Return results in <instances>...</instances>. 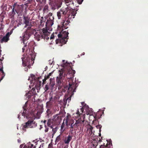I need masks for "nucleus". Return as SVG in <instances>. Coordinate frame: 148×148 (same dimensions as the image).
Listing matches in <instances>:
<instances>
[{"instance_id":"nucleus-38","label":"nucleus","mask_w":148,"mask_h":148,"mask_svg":"<svg viewBox=\"0 0 148 148\" xmlns=\"http://www.w3.org/2000/svg\"><path fill=\"white\" fill-rule=\"evenodd\" d=\"M49 89V86L47 84L45 85V91Z\"/></svg>"},{"instance_id":"nucleus-2","label":"nucleus","mask_w":148,"mask_h":148,"mask_svg":"<svg viewBox=\"0 0 148 148\" xmlns=\"http://www.w3.org/2000/svg\"><path fill=\"white\" fill-rule=\"evenodd\" d=\"M12 6H12H10V8L12 9V11L9 14L10 18L14 19V16L16 14V13L18 16H21L23 14V7L22 5H19L14 3L13 5Z\"/></svg>"},{"instance_id":"nucleus-37","label":"nucleus","mask_w":148,"mask_h":148,"mask_svg":"<svg viewBox=\"0 0 148 148\" xmlns=\"http://www.w3.org/2000/svg\"><path fill=\"white\" fill-rule=\"evenodd\" d=\"M27 45L26 44L24 45V47L22 48V51L24 52L25 51V49L26 48Z\"/></svg>"},{"instance_id":"nucleus-45","label":"nucleus","mask_w":148,"mask_h":148,"mask_svg":"<svg viewBox=\"0 0 148 148\" xmlns=\"http://www.w3.org/2000/svg\"><path fill=\"white\" fill-rule=\"evenodd\" d=\"M70 20H69L68 19V20L66 21V22L67 23V24H69V23H70Z\"/></svg>"},{"instance_id":"nucleus-21","label":"nucleus","mask_w":148,"mask_h":148,"mask_svg":"<svg viewBox=\"0 0 148 148\" xmlns=\"http://www.w3.org/2000/svg\"><path fill=\"white\" fill-rule=\"evenodd\" d=\"M34 145L33 144H31L30 142H29L27 144V145H25L23 148H32Z\"/></svg>"},{"instance_id":"nucleus-62","label":"nucleus","mask_w":148,"mask_h":148,"mask_svg":"<svg viewBox=\"0 0 148 148\" xmlns=\"http://www.w3.org/2000/svg\"><path fill=\"white\" fill-rule=\"evenodd\" d=\"M40 128H42V127L41 125H40Z\"/></svg>"},{"instance_id":"nucleus-13","label":"nucleus","mask_w":148,"mask_h":148,"mask_svg":"<svg viewBox=\"0 0 148 148\" xmlns=\"http://www.w3.org/2000/svg\"><path fill=\"white\" fill-rule=\"evenodd\" d=\"M23 19L24 23L25 24V28L27 27V26L30 27L31 25V23L29 22V18L27 16H25L23 15Z\"/></svg>"},{"instance_id":"nucleus-19","label":"nucleus","mask_w":148,"mask_h":148,"mask_svg":"<svg viewBox=\"0 0 148 148\" xmlns=\"http://www.w3.org/2000/svg\"><path fill=\"white\" fill-rule=\"evenodd\" d=\"M50 82L49 83V86L50 87H51V88H53L54 87V86L55 85V82L54 81V80L51 79L50 78Z\"/></svg>"},{"instance_id":"nucleus-11","label":"nucleus","mask_w":148,"mask_h":148,"mask_svg":"<svg viewBox=\"0 0 148 148\" xmlns=\"http://www.w3.org/2000/svg\"><path fill=\"white\" fill-rule=\"evenodd\" d=\"M70 12H69L68 14H66V18H68L69 20H71L72 18H74L76 15V11L75 10H71L70 9Z\"/></svg>"},{"instance_id":"nucleus-36","label":"nucleus","mask_w":148,"mask_h":148,"mask_svg":"<svg viewBox=\"0 0 148 148\" xmlns=\"http://www.w3.org/2000/svg\"><path fill=\"white\" fill-rule=\"evenodd\" d=\"M73 125H74V127L75 128L77 127H78L80 126L78 124L75 122V123Z\"/></svg>"},{"instance_id":"nucleus-33","label":"nucleus","mask_w":148,"mask_h":148,"mask_svg":"<svg viewBox=\"0 0 148 148\" xmlns=\"http://www.w3.org/2000/svg\"><path fill=\"white\" fill-rule=\"evenodd\" d=\"M96 127L97 129H99V131L100 132L102 126L101 125H98L96 126Z\"/></svg>"},{"instance_id":"nucleus-51","label":"nucleus","mask_w":148,"mask_h":148,"mask_svg":"<svg viewBox=\"0 0 148 148\" xmlns=\"http://www.w3.org/2000/svg\"><path fill=\"white\" fill-rule=\"evenodd\" d=\"M18 142L19 143H20L21 142V140L20 139H18L17 140Z\"/></svg>"},{"instance_id":"nucleus-32","label":"nucleus","mask_w":148,"mask_h":148,"mask_svg":"<svg viewBox=\"0 0 148 148\" xmlns=\"http://www.w3.org/2000/svg\"><path fill=\"white\" fill-rule=\"evenodd\" d=\"M61 139V136L60 135H59L57 137L56 141L58 142L60 141Z\"/></svg>"},{"instance_id":"nucleus-15","label":"nucleus","mask_w":148,"mask_h":148,"mask_svg":"<svg viewBox=\"0 0 148 148\" xmlns=\"http://www.w3.org/2000/svg\"><path fill=\"white\" fill-rule=\"evenodd\" d=\"M53 24V20L49 18V19H48L46 23V27H50Z\"/></svg>"},{"instance_id":"nucleus-44","label":"nucleus","mask_w":148,"mask_h":148,"mask_svg":"<svg viewBox=\"0 0 148 148\" xmlns=\"http://www.w3.org/2000/svg\"><path fill=\"white\" fill-rule=\"evenodd\" d=\"M49 130V128L48 127L45 128V132H48Z\"/></svg>"},{"instance_id":"nucleus-54","label":"nucleus","mask_w":148,"mask_h":148,"mask_svg":"<svg viewBox=\"0 0 148 148\" xmlns=\"http://www.w3.org/2000/svg\"><path fill=\"white\" fill-rule=\"evenodd\" d=\"M90 130H92V126H90Z\"/></svg>"},{"instance_id":"nucleus-53","label":"nucleus","mask_w":148,"mask_h":148,"mask_svg":"<svg viewBox=\"0 0 148 148\" xmlns=\"http://www.w3.org/2000/svg\"><path fill=\"white\" fill-rule=\"evenodd\" d=\"M51 60H49V64H50V65H51V64H52V62H52L51 63Z\"/></svg>"},{"instance_id":"nucleus-40","label":"nucleus","mask_w":148,"mask_h":148,"mask_svg":"<svg viewBox=\"0 0 148 148\" xmlns=\"http://www.w3.org/2000/svg\"><path fill=\"white\" fill-rule=\"evenodd\" d=\"M106 147L104 145V143H103V145H101L100 146V148H106Z\"/></svg>"},{"instance_id":"nucleus-23","label":"nucleus","mask_w":148,"mask_h":148,"mask_svg":"<svg viewBox=\"0 0 148 148\" xmlns=\"http://www.w3.org/2000/svg\"><path fill=\"white\" fill-rule=\"evenodd\" d=\"M7 4H3L1 7V10L3 11L6 10H7Z\"/></svg>"},{"instance_id":"nucleus-58","label":"nucleus","mask_w":148,"mask_h":148,"mask_svg":"<svg viewBox=\"0 0 148 148\" xmlns=\"http://www.w3.org/2000/svg\"><path fill=\"white\" fill-rule=\"evenodd\" d=\"M44 125H45V128L47 127V125H46V124H44Z\"/></svg>"},{"instance_id":"nucleus-63","label":"nucleus","mask_w":148,"mask_h":148,"mask_svg":"<svg viewBox=\"0 0 148 148\" xmlns=\"http://www.w3.org/2000/svg\"><path fill=\"white\" fill-rule=\"evenodd\" d=\"M33 148H36L35 146H34Z\"/></svg>"},{"instance_id":"nucleus-4","label":"nucleus","mask_w":148,"mask_h":148,"mask_svg":"<svg viewBox=\"0 0 148 148\" xmlns=\"http://www.w3.org/2000/svg\"><path fill=\"white\" fill-rule=\"evenodd\" d=\"M24 55L21 58L22 61V65L24 66H26L27 65H28L27 67L29 68V66L28 65L30 62V59L32 61L34 60L35 58V55L33 51H31L29 52L28 55H27L26 56L24 57Z\"/></svg>"},{"instance_id":"nucleus-10","label":"nucleus","mask_w":148,"mask_h":148,"mask_svg":"<svg viewBox=\"0 0 148 148\" xmlns=\"http://www.w3.org/2000/svg\"><path fill=\"white\" fill-rule=\"evenodd\" d=\"M64 34H65L66 36L60 39V45L62 46V45H64L66 43L67 41V37H68L69 33L68 32L64 31L63 32Z\"/></svg>"},{"instance_id":"nucleus-12","label":"nucleus","mask_w":148,"mask_h":148,"mask_svg":"<svg viewBox=\"0 0 148 148\" xmlns=\"http://www.w3.org/2000/svg\"><path fill=\"white\" fill-rule=\"evenodd\" d=\"M11 34V33L10 32H8L6 34L5 36H3V37H2V38H1V39L0 40V42L2 43L3 42H7L10 40L9 37Z\"/></svg>"},{"instance_id":"nucleus-20","label":"nucleus","mask_w":148,"mask_h":148,"mask_svg":"<svg viewBox=\"0 0 148 148\" xmlns=\"http://www.w3.org/2000/svg\"><path fill=\"white\" fill-rule=\"evenodd\" d=\"M58 129V127L57 126L55 127L54 128H53V129H52V131L51 132L52 138H53L54 135L57 131Z\"/></svg>"},{"instance_id":"nucleus-29","label":"nucleus","mask_w":148,"mask_h":148,"mask_svg":"<svg viewBox=\"0 0 148 148\" xmlns=\"http://www.w3.org/2000/svg\"><path fill=\"white\" fill-rule=\"evenodd\" d=\"M71 97L70 96L69 97L67 98H66L65 99H64L63 101L64 102V104H66V102L67 100H68L69 101H71Z\"/></svg>"},{"instance_id":"nucleus-64","label":"nucleus","mask_w":148,"mask_h":148,"mask_svg":"<svg viewBox=\"0 0 148 148\" xmlns=\"http://www.w3.org/2000/svg\"><path fill=\"white\" fill-rule=\"evenodd\" d=\"M2 61L1 59H0V61Z\"/></svg>"},{"instance_id":"nucleus-55","label":"nucleus","mask_w":148,"mask_h":148,"mask_svg":"<svg viewBox=\"0 0 148 148\" xmlns=\"http://www.w3.org/2000/svg\"><path fill=\"white\" fill-rule=\"evenodd\" d=\"M52 15V13H49V15L51 16Z\"/></svg>"},{"instance_id":"nucleus-41","label":"nucleus","mask_w":148,"mask_h":148,"mask_svg":"<svg viewBox=\"0 0 148 148\" xmlns=\"http://www.w3.org/2000/svg\"><path fill=\"white\" fill-rule=\"evenodd\" d=\"M48 148H53L52 144L50 143L49 145Z\"/></svg>"},{"instance_id":"nucleus-7","label":"nucleus","mask_w":148,"mask_h":148,"mask_svg":"<svg viewBox=\"0 0 148 148\" xmlns=\"http://www.w3.org/2000/svg\"><path fill=\"white\" fill-rule=\"evenodd\" d=\"M41 81H40L38 79L37 80L36 84L35 87V88H32V90L29 91L28 94L27 95H28L29 98H31L32 96L36 94V92L35 91V89L37 90V92H38L41 86Z\"/></svg>"},{"instance_id":"nucleus-48","label":"nucleus","mask_w":148,"mask_h":148,"mask_svg":"<svg viewBox=\"0 0 148 148\" xmlns=\"http://www.w3.org/2000/svg\"><path fill=\"white\" fill-rule=\"evenodd\" d=\"M54 38V35H52L50 37V39H52Z\"/></svg>"},{"instance_id":"nucleus-47","label":"nucleus","mask_w":148,"mask_h":148,"mask_svg":"<svg viewBox=\"0 0 148 148\" xmlns=\"http://www.w3.org/2000/svg\"><path fill=\"white\" fill-rule=\"evenodd\" d=\"M41 122H43V123H44V124H46V120H44L43 121V120H42L41 121Z\"/></svg>"},{"instance_id":"nucleus-5","label":"nucleus","mask_w":148,"mask_h":148,"mask_svg":"<svg viewBox=\"0 0 148 148\" xmlns=\"http://www.w3.org/2000/svg\"><path fill=\"white\" fill-rule=\"evenodd\" d=\"M33 27V25L28 27L27 29L24 33L23 38H22L24 44H25V42L29 39L31 35L33 34L36 32V30Z\"/></svg>"},{"instance_id":"nucleus-31","label":"nucleus","mask_w":148,"mask_h":148,"mask_svg":"<svg viewBox=\"0 0 148 148\" xmlns=\"http://www.w3.org/2000/svg\"><path fill=\"white\" fill-rule=\"evenodd\" d=\"M43 112L42 109L41 108V109L40 110H39L38 111L37 113L36 114V115L37 116H38V115H40Z\"/></svg>"},{"instance_id":"nucleus-1","label":"nucleus","mask_w":148,"mask_h":148,"mask_svg":"<svg viewBox=\"0 0 148 148\" xmlns=\"http://www.w3.org/2000/svg\"><path fill=\"white\" fill-rule=\"evenodd\" d=\"M65 60L62 61L64 70L61 69L59 71V75L57 77L56 82L58 85L61 87L63 85V80L64 78L69 79L68 80L69 87L68 88L67 92L71 95H73V92L75 91L76 87L75 83L72 81V78L75 71L72 69V63H69L67 62H65Z\"/></svg>"},{"instance_id":"nucleus-50","label":"nucleus","mask_w":148,"mask_h":148,"mask_svg":"<svg viewBox=\"0 0 148 148\" xmlns=\"http://www.w3.org/2000/svg\"><path fill=\"white\" fill-rule=\"evenodd\" d=\"M25 71H28V69L27 68V67H25Z\"/></svg>"},{"instance_id":"nucleus-59","label":"nucleus","mask_w":148,"mask_h":148,"mask_svg":"<svg viewBox=\"0 0 148 148\" xmlns=\"http://www.w3.org/2000/svg\"><path fill=\"white\" fill-rule=\"evenodd\" d=\"M102 140H101V139H99V142H102Z\"/></svg>"},{"instance_id":"nucleus-25","label":"nucleus","mask_w":148,"mask_h":148,"mask_svg":"<svg viewBox=\"0 0 148 148\" xmlns=\"http://www.w3.org/2000/svg\"><path fill=\"white\" fill-rule=\"evenodd\" d=\"M4 17V15L2 13L0 14V22H2L3 21Z\"/></svg>"},{"instance_id":"nucleus-61","label":"nucleus","mask_w":148,"mask_h":148,"mask_svg":"<svg viewBox=\"0 0 148 148\" xmlns=\"http://www.w3.org/2000/svg\"><path fill=\"white\" fill-rule=\"evenodd\" d=\"M33 77H35L34 75H33Z\"/></svg>"},{"instance_id":"nucleus-16","label":"nucleus","mask_w":148,"mask_h":148,"mask_svg":"<svg viewBox=\"0 0 148 148\" xmlns=\"http://www.w3.org/2000/svg\"><path fill=\"white\" fill-rule=\"evenodd\" d=\"M65 1L66 3H68L69 2H72V3L73 4H74L73 1H75V2H76V1L79 4H82L84 0H65Z\"/></svg>"},{"instance_id":"nucleus-26","label":"nucleus","mask_w":148,"mask_h":148,"mask_svg":"<svg viewBox=\"0 0 148 148\" xmlns=\"http://www.w3.org/2000/svg\"><path fill=\"white\" fill-rule=\"evenodd\" d=\"M68 24H67V23L66 22H65V21H64V22H63V24H62V28L63 29H66L67 28V27H66V25H67Z\"/></svg>"},{"instance_id":"nucleus-8","label":"nucleus","mask_w":148,"mask_h":148,"mask_svg":"<svg viewBox=\"0 0 148 148\" xmlns=\"http://www.w3.org/2000/svg\"><path fill=\"white\" fill-rule=\"evenodd\" d=\"M37 123L34 121L33 118H31L30 119H29L28 121L25 123V124L24 125L23 127V130L25 131L26 130L25 129L28 127L32 128L36 127L37 126Z\"/></svg>"},{"instance_id":"nucleus-24","label":"nucleus","mask_w":148,"mask_h":148,"mask_svg":"<svg viewBox=\"0 0 148 148\" xmlns=\"http://www.w3.org/2000/svg\"><path fill=\"white\" fill-rule=\"evenodd\" d=\"M0 71L1 72L0 74L1 75V78H3L5 76V74L3 71V67L0 68Z\"/></svg>"},{"instance_id":"nucleus-30","label":"nucleus","mask_w":148,"mask_h":148,"mask_svg":"<svg viewBox=\"0 0 148 148\" xmlns=\"http://www.w3.org/2000/svg\"><path fill=\"white\" fill-rule=\"evenodd\" d=\"M48 10V6L47 5H45L43 9V11L44 12H47Z\"/></svg>"},{"instance_id":"nucleus-52","label":"nucleus","mask_w":148,"mask_h":148,"mask_svg":"<svg viewBox=\"0 0 148 148\" xmlns=\"http://www.w3.org/2000/svg\"><path fill=\"white\" fill-rule=\"evenodd\" d=\"M49 127H50L51 128H52V129H53V128H54L53 127V125H50V126H49Z\"/></svg>"},{"instance_id":"nucleus-14","label":"nucleus","mask_w":148,"mask_h":148,"mask_svg":"<svg viewBox=\"0 0 148 148\" xmlns=\"http://www.w3.org/2000/svg\"><path fill=\"white\" fill-rule=\"evenodd\" d=\"M25 106L23 107L24 109V111L23 113H22V116H23L24 117H26L27 119H28L30 117L29 116L30 114L29 115L27 113V110L25 109Z\"/></svg>"},{"instance_id":"nucleus-9","label":"nucleus","mask_w":148,"mask_h":148,"mask_svg":"<svg viewBox=\"0 0 148 148\" xmlns=\"http://www.w3.org/2000/svg\"><path fill=\"white\" fill-rule=\"evenodd\" d=\"M69 8L68 7L65 8H62L57 13V15L59 19H60L61 16L64 17L65 18L66 16V14H68V13L70 12Z\"/></svg>"},{"instance_id":"nucleus-17","label":"nucleus","mask_w":148,"mask_h":148,"mask_svg":"<svg viewBox=\"0 0 148 148\" xmlns=\"http://www.w3.org/2000/svg\"><path fill=\"white\" fill-rule=\"evenodd\" d=\"M72 139V136L70 135H69L67 137H65L64 139V141L65 143L66 144H69Z\"/></svg>"},{"instance_id":"nucleus-49","label":"nucleus","mask_w":148,"mask_h":148,"mask_svg":"<svg viewBox=\"0 0 148 148\" xmlns=\"http://www.w3.org/2000/svg\"><path fill=\"white\" fill-rule=\"evenodd\" d=\"M53 99V98H52V96H51V97H50V98H49V101H51V100L52 99Z\"/></svg>"},{"instance_id":"nucleus-22","label":"nucleus","mask_w":148,"mask_h":148,"mask_svg":"<svg viewBox=\"0 0 148 148\" xmlns=\"http://www.w3.org/2000/svg\"><path fill=\"white\" fill-rule=\"evenodd\" d=\"M65 126V124L64 122H63L61 126V128H60V132L61 133H62L64 132L65 130V128H64Z\"/></svg>"},{"instance_id":"nucleus-42","label":"nucleus","mask_w":148,"mask_h":148,"mask_svg":"<svg viewBox=\"0 0 148 148\" xmlns=\"http://www.w3.org/2000/svg\"><path fill=\"white\" fill-rule=\"evenodd\" d=\"M56 44H58L59 42L60 43V39H56Z\"/></svg>"},{"instance_id":"nucleus-57","label":"nucleus","mask_w":148,"mask_h":148,"mask_svg":"<svg viewBox=\"0 0 148 148\" xmlns=\"http://www.w3.org/2000/svg\"><path fill=\"white\" fill-rule=\"evenodd\" d=\"M68 117L66 119V122L67 123L68 121Z\"/></svg>"},{"instance_id":"nucleus-18","label":"nucleus","mask_w":148,"mask_h":148,"mask_svg":"<svg viewBox=\"0 0 148 148\" xmlns=\"http://www.w3.org/2000/svg\"><path fill=\"white\" fill-rule=\"evenodd\" d=\"M52 73L53 72H51L49 73V74H48L47 75H45V78L42 80V84H44L46 83V80L49 78L50 76L51 75Z\"/></svg>"},{"instance_id":"nucleus-6","label":"nucleus","mask_w":148,"mask_h":148,"mask_svg":"<svg viewBox=\"0 0 148 148\" xmlns=\"http://www.w3.org/2000/svg\"><path fill=\"white\" fill-rule=\"evenodd\" d=\"M84 110V108L82 107L80 108L79 110L78 109L77 112V115L79 116L78 117H79V118L75 122L80 126H82V123H84L85 118V114L83 112Z\"/></svg>"},{"instance_id":"nucleus-27","label":"nucleus","mask_w":148,"mask_h":148,"mask_svg":"<svg viewBox=\"0 0 148 148\" xmlns=\"http://www.w3.org/2000/svg\"><path fill=\"white\" fill-rule=\"evenodd\" d=\"M92 112V111L90 109L88 108L86 110V114L87 115H90Z\"/></svg>"},{"instance_id":"nucleus-43","label":"nucleus","mask_w":148,"mask_h":148,"mask_svg":"<svg viewBox=\"0 0 148 148\" xmlns=\"http://www.w3.org/2000/svg\"><path fill=\"white\" fill-rule=\"evenodd\" d=\"M73 123H72L71 124V128L72 129L71 130L72 131L73 130V128L74 127V125H73Z\"/></svg>"},{"instance_id":"nucleus-34","label":"nucleus","mask_w":148,"mask_h":148,"mask_svg":"<svg viewBox=\"0 0 148 148\" xmlns=\"http://www.w3.org/2000/svg\"><path fill=\"white\" fill-rule=\"evenodd\" d=\"M51 119H49L48 120L47 124L48 126H50L51 125Z\"/></svg>"},{"instance_id":"nucleus-56","label":"nucleus","mask_w":148,"mask_h":148,"mask_svg":"<svg viewBox=\"0 0 148 148\" xmlns=\"http://www.w3.org/2000/svg\"><path fill=\"white\" fill-rule=\"evenodd\" d=\"M3 37V36L2 35L0 34V39H1Z\"/></svg>"},{"instance_id":"nucleus-46","label":"nucleus","mask_w":148,"mask_h":148,"mask_svg":"<svg viewBox=\"0 0 148 148\" xmlns=\"http://www.w3.org/2000/svg\"><path fill=\"white\" fill-rule=\"evenodd\" d=\"M24 146V144H21V145L20 146V148H22V147H23V146Z\"/></svg>"},{"instance_id":"nucleus-60","label":"nucleus","mask_w":148,"mask_h":148,"mask_svg":"<svg viewBox=\"0 0 148 148\" xmlns=\"http://www.w3.org/2000/svg\"><path fill=\"white\" fill-rule=\"evenodd\" d=\"M0 29L1 30V29H2V27H1V28H0Z\"/></svg>"},{"instance_id":"nucleus-3","label":"nucleus","mask_w":148,"mask_h":148,"mask_svg":"<svg viewBox=\"0 0 148 148\" xmlns=\"http://www.w3.org/2000/svg\"><path fill=\"white\" fill-rule=\"evenodd\" d=\"M50 34L47 29L43 28L40 30L38 32L35 33V38L38 41L40 40V39H43L47 41L49 38L48 36Z\"/></svg>"},{"instance_id":"nucleus-28","label":"nucleus","mask_w":148,"mask_h":148,"mask_svg":"<svg viewBox=\"0 0 148 148\" xmlns=\"http://www.w3.org/2000/svg\"><path fill=\"white\" fill-rule=\"evenodd\" d=\"M41 19L40 21V25L41 26H43L45 23V21L44 20V18L42 17L41 18Z\"/></svg>"},{"instance_id":"nucleus-35","label":"nucleus","mask_w":148,"mask_h":148,"mask_svg":"<svg viewBox=\"0 0 148 148\" xmlns=\"http://www.w3.org/2000/svg\"><path fill=\"white\" fill-rule=\"evenodd\" d=\"M52 102H51L50 101H47L46 103V104L47 106H50L51 105Z\"/></svg>"},{"instance_id":"nucleus-39","label":"nucleus","mask_w":148,"mask_h":148,"mask_svg":"<svg viewBox=\"0 0 148 148\" xmlns=\"http://www.w3.org/2000/svg\"><path fill=\"white\" fill-rule=\"evenodd\" d=\"M58 38H60V39H61L62 38L64 37H63L62 35L61 34H59L58 35Z\"/></svg>"}]
</instances>
